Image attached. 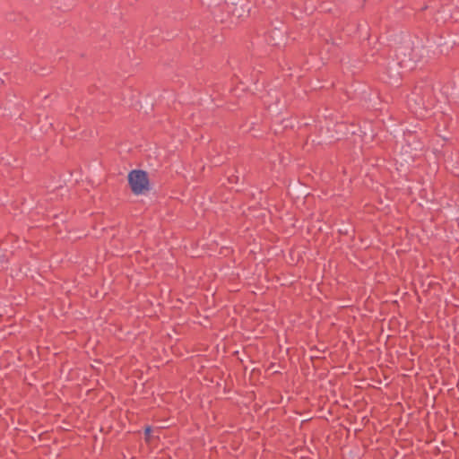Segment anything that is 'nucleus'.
Returning <instances> with one entry per match:
<instances>
[{
	"label": "nucleus",
	"instance_id": "3",
	"mask_svg": "<svg viewBox=\"0 0 459 459\" xmlns=\"http://www.w3.org/2000/svg\"><path fill=\"white\" fill-rule=\"evenodd\" d=\"M151 432H152V428H151V426H147V427L144 429L145 440H146L147 442H149V441H150Z\"/></svg>",
	"mask_w": 459,
	"mask_h": 459
},
{
	"label": "nucleus",
	"instance_id": "1",
	"mask_svg": "<svg viewBox=\"0 0 459 459\" xmlns=\"http://www.w3.org/2000/svg\"><path fill=\"white\" fill-rule=\"evenodd\" d=\"M128 184L134 195H140L150 190V180L146 171L134 169L128 174Z\"/></svg>",
	"mask_w": 459,
	"mask_h": 459
},
{
	"label": "nucleus",
	"instance_id": "2",
	"mask_svg": "<svg viewBox=\"0 0 459 459\" xmlns=\"http://www.w3.org/2000/svg\"><path fill=\"white\" fill-rule=\"evenodd\" d=\"M407 49H411V52L408 54V59L414 62V63H417L419 60H420V56L418 55V52L420 50L419 48H411L409 45L407 46H400L397 48L396 49V56L398 58H400V56H406V53L405 51Z\"/></svg>",
	"mask_w": 459,
	"mask_h": 459
}]
</instances>
